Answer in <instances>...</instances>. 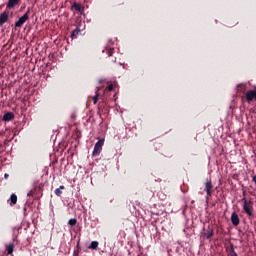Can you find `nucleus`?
<instances>
[{"mask_svg":"<svg viewBox=\"0 0 256 256\" xmlns=\"http://www.w3.org/2000/svg\"><path fill=\"white\" fill-rule=\"evenodd\" d=\"M237 88H238V90L240 91V92H245V86L243 85V84H239V85H237Z\"/></svg>","mask_w":256,"mask_h":256,"instance_id":"obj_20","label":"nucleus"},{"mask_svg":"<svg viewBox=\"0 0 256 256\" xmlns=\"http://www.w3.org/2000/svg\"><path fill=\"white\" fill-rule=\"evenodd\" d=\"M228 256H238L237 252L235 251L234 245L230 244V249L228 251Z\"/></svg>","mask_w":256,"mask_h":256,"instance_id":"obj_11","label":"nucleus"},{"mask_svg":"<svg viewBox=\"0 0 256 256\" xmlns=\"http://www.w3.org/2000/svg\"><path fill=\"white\" fill-rule=\"evenodd\" d=\"M72 11H78L79 13H84V6H81V4H77V2H74V4L71 6Z\"/></svg>","mask_w":256,"mask_h":256,"instance_id":"obj_6","label":"nucleus"},{"mask_svg":"<svg viewBox=\"0 0 256 256\" xmlns=\"http://www.w3.org/2000/svg\"><path fill=\"white\" fill-rule=\"evenodd\" d=\"M14 118H15V115L12 112H8L4 114L3 121L9 122V121H12Z\"/></svg>","mask_w":256,"mask_h":256,"instance_id":"obj_9","label":"nucleus"},{"mask_svg":"<svg viewBox=\"0 0 256 256\" xmlns=\"http://www.w3.org/2000/svg\"><path fill=\"white\" fill-rule=\"evenodd\" d=\"M17 199H18L17 196L15 194H12L10 197V200H11L10 205L14 206L17 203Z\"/></svg>","mask_w":256,"mask_h":256,"instance_id":"obj_14","label":"nucleus"},{"mask_svg":"<svg viewBox=\"0 0 256 256\" xmlns=\"http://www.w3.org/2000/svg\"><path fill=\"white\" fill-rule=\"evenodd\" d=\"M98 246H99V242L93 241V242L91 243V245H90L88 248H89V249L96 250Z\"/></svg>","mask_w":256,"mask_h":256,"instance_id":"obj_15","label":"nucleus"},{"mask_svg":"<svg viewBox=\"0 0 256 256\" xmlns=\"http://www.w3.org/2000/svg\"><path fill=\"white\" fill-rule=\"evenodd\" d=\"M76 224H77V219L74 218V219H70V220H69V225H70V226L73 227V226H75Z\"/></svg>","mask_w":256,"mask_h":256,"instance_id":"obj_21","label":"nucleus"},{"mask_svg":"<svg viewBox=\"0 0 256 256\" xmlns=\"http://www.w3.org/2000/svg\"><path fill=\"white\" fill-rule=\"evenodd\" d=\"M4 178L7 180V179L9 178V175L6 173V174L4 175Z\"/></svg>","mask_w":256,"mask_h":256,"instance_id":"obj_25","label":"nucleus"},{"mask_svg":"<svg viewBox=\"0 0 256 256\" xmlns=\"http://www.w3.org/2000/svg\"><path fill=\"white\" fill-rule=\"evenodd\" d=\"M254 99H256V90L255 91H253V90L248 91L246 93V100H247V102H251Z\"/></svg>","mask_w":256,"mask_h":256,"instance_id":"obj_7","label":"nucleus"},{"mask_svg":"<svg viewBox=\"0 0 256 256\" xmlns=\"http://www.w3.org/2000/svg\"><path fill=\"white\" fill-rule=\"evenodd\" d=\"M252 181H253V182L255 183V185H256V175L253 176Z\"/></svg>","mask_w":256,"mask_h":256,"instance_id":"obj_24","label":"nucleus"},{"mask_svg":"<svg viewBox=\"0 0 256 256\" xmlns=\"http://www.w3.org/2000/svg\"><path fill=\"white\" fill-rule=\"evenodd\" d=\"M230 221L233 226H238L240 224V218L236 212L231 214Z\"/></svg>","mask_w":256,"mask_h":256,"instance_id":"obj_5","label":"nucleus"},{"mask_svg":"<svg viewBox=\"0 0 256 256\" xmlns=\"http://www.w3.org/2000/svg\"><path fill=\"white\" fill-rule=\"evenodd\" d=\"M99 96H100V94L97 93L96 96L94 97V99H93L94 100V104L98 103Z\"/></svg>","mask_w":256,"mask_h":256,"instance_id":"obj_22","label":"nucleus"},{"mask_svg":"<svg viewBox=\"0 0 256 256\" xmlns=\"http://www.w3.org/2000/svg\"><path fill=\"white\" fill-rule=\"evenodd\" d=\"M113 62H116V58H115V60H113Z\"/></svg>","mask_w":256,"mask_h":256,"instance_id":"obj_26","label":"nucleus"},{"mask_svg":"<svg viewBox=\"0 0 256 256\" xmlns=\"http://www.w3.org/2000/svg\"><path fill=\"white\" fill-rule=\"evenodd\" d=\"M214 235V231L213 230H208L206 233V239H211Z\"/></svg>","mask_w":256,"mask_h":256,"instance_id":"obj_19","label":"nucleus"},{"mask_svg":"<svg viewBox=\"0 0 256 256\" xmlns=\"http://www.w3.org/2000/svg\"><path fill=\"white\" fill-rule=\"evenodd\" d=\"M6 251H7V254L11 255L14 251V244L10 243L9 245H7L6 246Z\"/></svg>","mask_w":256,"mask_h":256,"instance_id":"obj_12","label":"nucleus"},{"mask_svg":"<svg viewBox=\"0 0 256 256\" xmlns=\"http://www.w3.org/2000/svg\"><path fill=\"white\" fill-rule=\"evenodd\" d=\"M65 189V187L62 185V186H60V188H58V189H56L55 190V194L57 195V196H61L62 195V191L61 190H64Z\"/></svg>","mask_w":256,"mask_h":256,"instance_id":"obj_18","label":"nucleus"},{"mask_svg":"<svg viewBox=\"0 0 256 256\" xmlns=\"http://www.w3.org/2000/svg\"><path fill=\"white\" fill-rule=\"evenodd\" d=\"M80 32H81L80 28H76L75 30H73L71 38L76 39Z\"/></svg>","mask_w":256,"mask_h":256,"instance_id":"obj_13","label":"nucleus"},{"mask_svg":"<svg viewBox=\"0 0 256 256\" xmlns=\"http://www.w3.org/2000/svg\"><path fill=\"white\" fill-rule=\"evenodd\" d=\"M113 89H114L113 84L109 85V86L106 88V90H108L109 92L113 91Z\"/></svg>","mask_w":256,"mask_h":256,"instance_id":"obj_23","label":"nucleus"},{"mask_svg":"<svg viewBox=\"0 0 256 256\" xmlns=\"http://www.w3.org/2000/svg\"><path fill=\"white\" fill-rule=\"evenodd\" d=\"M213 188H214V187H213L212 181H211V180H208V181L205 183V188H204V191L206 192L207 197H212Z\"/></svg>","mask_w":256,"mask_h":256,"instance_id":"obj_3","label":"nucleus"},{"mask_svg":"<svg viewBox=\"0 0 256 256\" xmlns=\"http://www.w3.org/2000/svg\"><path fill=\"white\" fill-rule=\"evenodd\" d=\"M20 3V0H9L7 4L8 9H13L15 6H17Z\"/></svg>","mask_w":256,"mask_h":256,"instance_id":"obj_10","label":"nucleus"},{"mask_svg":"<svg viewBox=\"0 0 256 256\" xmlns=\"http://www.w3.org/2000/svg\"><path fill=\"white\" fill-rule=\"evenodd\" d=\"M114 48H106V50H103V52L107 53L109 57L113 55Z\"/></svg>","mask_w":256,"mask_h":256,"instance_id":"obj_17","label":"nucleus"},{"mask_svg":"<svg viewBox=\"0 0 256 256\" xmlns=\"http://www.w3.org/2000/svg\"><path fill=\"white\" fill-rule=\"evenodd\" d=\"M255 100H256V98H255Z\"/></svg>","mask_w":256,"mask_h":256,"instance_id":"obj_27","label":"nucleus"},{"mask_svg":"<svg viewBox=\"0 0 256 256\" xmlns=\"http://www.w3.org/2000/svg\"><path fill=\"white\" fill-rule=\"evenodd\" d=\"M243 201V211L249 216L253 217L254 216V203L252 200H247L245 198L242 199Z\"/></svg>","mask_w":256,"mask_h":256,"instance_id":"obj_1","label":"nucleus"},{"mask_svg":"<svg viewBox=\"0 0 256 256\" xmlns=\"http://www.w3.org/2000/svg\"><path fill=\"white\" fill-rule=\"evenodd\" d=\"M104 142H105L104 139H100V140L96 143L95 148H94V151H93V154H92L93 157L98 156V155L102 152Z\"/></svg>","mask_w":256,"mask_h":256,"instance_id":"obj_2","label":"nucleus"},{"mask_svg":"<svg viewBox=\"0 0 256 256\" xmlns=\"http://www.w3.org/2000/svg\"><path fill=\"white\" fill-rule=\"evenodd\" d=\"M9 19V14L8 12H3L0 16V25L5 24Z\"/></svg>","mask_w":256,"mask_h":256,"instance_id":"obj_8","label":"nucleus"},{"mask_svg":"<svg viewBox=\"0 0 256 256\" xmlns=\"http://www.w3.org/2000/svg\"><path fill=\"white\" fill-rule=\"evenodd\" d=\"M29 13H30V10H29V8H28L26 14H25L24 16H21V18H19V21L16 22L15 27H17V28L22 27V25H23L27 20H29Z\"/></svg>","mask_w":256,"mask_h":256,"instance_id":"obj_4","label":"nucleus"},{"mask_svg":"<svg viewBox=\"0 0 256 256\" xmlns=\"http://www.w3.org/2000/svg\"><path fill=\"white\" fill-rule=\"evenodd\" d=\"M38 190H40V188L35 187L34 189H32V190L28 193V196H29V197H33V196L36 194V192H37Z\"/></svg>","mask_w":256,"mask_h":256,"instance_id":"obj_16","label":"nucleus"}]
</instances>
